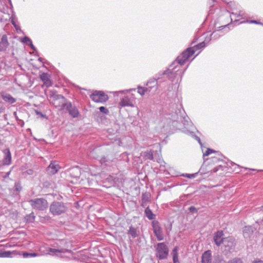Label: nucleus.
<instances>
[{
  "label": "nucleus",
  "mask_w": 263,
  "mask_h": 263,
  "mask_svg": "<svg viewBox=\"0 0 263 263\" xmlns=\"http://www.w3.org/2000/svg\"><path fill=\"white\" fill-rule=\"evenodd\" d=\"M205 46L204 42H201L193 47L187 48L182 53L178 56L169 66L168 68L164 71L161 75H166L167 78L173 82L177 78L181 81L182 76L186 68L182 70L180 69L181 66L183 65L198 50L202 49Z\"/></svg>",
  "instance_id": "nucleus-1"
},
{
  "label": "nucleus",
  "mask_w": 263,
  "mask_h": 263,
  "mask_svg": "<svg viewBox=\"0 0 263 263\" xmlns=\"http://www.w3.org/2000/svg\"><path fill=\"white\" fill-rule=\"evenodd\" d=\"M162 122L164 123L163 128H181L182 126L185 128L193 127L192 123L189 120V117L186 116L183 109H178L175 112L166 113L162 118Z\"/></svg>",
  "instance_id": "nucleus-2"
},
{
  "label": "nucleus",
  "mask_w": 263,
  "mask_h": 263,
  "mask_svg": "<svg viewBox=\"0 0 263 263\" xmlns=\"http://www.w3.org/2000/svg\"><path fill=\"white\" fill-rule=\"evenodd\" d=\"M214 156L211 157L210 158L204 160V162L201 166L199 172L201 174H206L210 173L211 174L213 173L217 172L219 168H221V165L217 164L215 165L218 162L223 161V158L224 157L219 154L218 152H216L214 150L208 148L205 153H203V156H208L212 153H215Z\"/></svg>",
  "instance_id": "nucleus-3"
},
{
  "label": "nucleus",
  "mask_w": 263,
  "mask_h": 263,
  "mask_svg": "<svg viewBox=\"0 0 263 263\" xmlns=\"http://www.w3.org/2000/svg\"><path fill=\"white\" fill-rule=\"evenodd\" d=\"M47 97L49 98L50 103L59 110L65 109L66 104L68 102L62 95H58L54 90H49Z\"/></svg>",
  "instance_id": "nucleus-4"
},
{
  "label": "nucleus",
  "mask_w": 263,
  "mask_h": 263,
  "mask_svg": "<svg viewBox=\"0 0 263 263\" xmlns=\"http://www.w3.org/2000/svg\"><path fill=\"white\" fill-rule=\"evenodd\" d=\"M230 26H231L230 23L222 25L217 27L215 25V27L217 29L210 34V37H208L206 36L205 41L203 42L204 43L205 46H206V44L208 43L210 41H216L221 36H223L225 33L228 32L230 29L229 28ZM205 47V46H204L203 48Z\"/></svg>",
  "instance_id": "nucleus-5"
},
{
  "label": "nucleus",
  "mask_w": 263,
  "mask_h": 263,
  "mask_svg": "<svg viewBox=\"0 0 263 263\" xmlns=\"http://www.w3.org/2000/svg\"><path fill=\"white\" fill-rule=\"evenodd\" d=\"M67 209L65 204L63 202L54 201L49 206V211L52 215L59 216L64 213Z\"/></svg>",
  "instance_id": "nucleus-6"
},
{
  "label": "nucleus",
  "mask_w": 263,
  "mask_h": 263,
  "mask_svg": "<svg viewBox=\"0 0 263 263\" xmlns=\"http://www.w3.org/2000/svg\"><path fill=\"white\" fill-rule=\"evenodd\" d=\"M156 256L159 260H163L167 258L169 249L164 242L158 243L155 246Z\"/></svg>",
  "instance_id": "nucleus-7"
},
{
  "label": "nucleus",
  "mask_w": 263,
  "mask_h": 263,
  "mask_svg": "<svg viewBox=\"0 0 263 263\" xmlns=\"http://www.w3.org/2000/svg\"><path fill=\"white\" fill-rule=\"evenodd\" d=\"M32 209L39 211H44L48 208L47 201L43 198L32 199L28 201Z\"/></svg>",
  "instance_id": "nucleus-8"
},
{
  "label": "nucleus",
  "mask_w": 263,
  "mask_h": 263,
  "mask_svg": "<svg viewBox=\"0 0 263 263\" xmlns=\"http://www.w3.org/2000/svg\"><path fill=\"white\" fill-rule=\"evenodd\" d=\"M90 98L93 101L101 103H104L108 100V96L101 90L94 91Z\"/></svg>",
  "instance_id": "nucleus-9"
},
{
  "label": "nucleus",
  "mask_w": 263,
  "mask_h": 263,
  "mask_svg": "<svg viewBox=\"0 0 263 263\" xmlns=\"http://www.w3.org/2000/svg\"><path fill=\"white\" fill-rule=\"evenodd\" d=\"M152 226L155 235L158 241H161L164 239L162 229L160 227L159 222L157 220H154L152 222Z\"/></svg>",
  "instance_id": "nucleus-10"
},
{
  "label": "nucleus",
  "mask_w": 263,
  "mask_h": 263,
  "mask_svg": "<svg viewBox=\"0 0 263 263\" xmlns=\"http://www.w3.org/2000/svg\"><path fill=\"white\" fill-rule=\"evenodd\" d=\"M222 245L224 251L226 253L230 252L234 249L235 239L232 236L226 237Z\"/></svg>",
  "instance_id": "nucleus-11"
},
{
  "label": "nucleus",
  "mask_w": 263,
  "mask_h": 263,
  "mask_svg": "<svg viewBox=\"0 0 263 263\" xmlns=\"http://www.w3.org/2000/svg\"><path fill=\"white\" fill-rule=\"evenodd\" d=\"M65 109L68 111L69 114L72 118H78L80 115L78 108L75 106L73 105L69 101L68 102H67Z\"/></svg>",
  "instance_id": "nucleus-12"
},
{
  "label": "nucleus",
  "mask_w": 263,
  "mask_h": 263,
  "mask_svg": "<svg viewBox=\"0 0 263 263\" xmlns=\"http://www.w3.org/2000/svg\"><path fill=\"white\" fill-rule=\"evenodd\" d=\"M226 238L224 237L223 231H218L214 234L213 239L215 243L217 246H220L222 245Z\"/></svg>",
  "instance_id": "nucleus-13"
},
{
  "label": "nucleus",
  "mask_w": 263,
  "mask_h": 263,
  "mask_svg": "<svg viewBox=\"0 0 263 263\" xmlns=\"http://www.w3.org/2000/svg\"><path fill=\"white\" fill-rule=\"evenodd\" d=\"M62 241H58L56 242L57 246L55 248H49L48 249L49 253L50 254H55L57 253H65L67 250L63 247H61L60 244H61Z\"/></svg>",
  "instance_id": "nucleus-14"
},
{
  "label": "nucleus",
  "mask_w": 263,
  "mask_h": 263,
  "mask_svg": "<svg viewBox=\"0 0 263 263\" xmlns=\"http://www.w3.org/2000/svg\"><path fill=\"white\" fill-rule=\"evenodd\" d=\"M60 168L59 164L55 161H52L47 167V171L48 173L54 175L58 172Z\"/></svg>",
  "instance_id": "nucleus-15"
},
{
  "label": "nucleus",
  "mask_w": 263,
  "mask_h": 263,
  "mask_svg": "<svg viewBox=\"0 0 263 263\" xmlns=\"http://www.w3.org/2000/svg\"><path fill=\"white\" fill-rule=\"evenodd\" d=\"M5 154L3 163L4 165H9L11 162V155L9 148H6L3 151Z\"/></svg>",
  "instance_id": "nucleus-16"
},
{
  "label": "nucleus",
  "mask_w": 263,
  "mask_h": 263,
  "mask_svg": "<svg viewBox=\"0 0 263 263\" xmlns=\"http://www.w3.org/2000/svg\"><path fill=\"white\" fill-rule=\"evenodd\" d=\"M212 260V252L210 250L205 251L202 255V263H211Z\"/></svg>",
  "instance_id": "nucleus-17"
},
{
  "label": "nucleus",
  "mask_w": 263,
  "mask_h": 263,
  "mask_svg": "<svg viewBox=\"0 0 263 263\" xmlns=\"http://www.w3.org/2000/svg\"><path fill=\"white\" fill-rule=\"evenodd\" d=\"M40 79L43 82L44 84L47 87L52 85V83L50 80V76L47 73H43L40 75Z\"/></svg>",
  "instance_id": "nucleus-18"
},
{
  "label": "nucleus",
  "mask_w": 263,
  "mask_h": 263,
  "mask_svg": "<svg viewBox=\"0 0 263 263\" xmlns=\"http://www.w3.org/2000/svg\"><path fill=\"white\" fill-rule=\"evenodd\" d=\"M8 46V42L7 36L6 35H3L0 41V52L6 51Z\"/></svg>",
  "instance_id": "nucleus-19"
},
{
  "label": "nucleus",
  "mask_w": 263,
  "mask_h": 263,
  "mask_svg": "<svg viewBox=\"0 0 263 263\" xmlns=\"http://www.w3.org/2000/svg\"><path fill=\"white\" fill-rule=\"evenodd\" d=\"M119 105L121 107H133L134 104L132 101L128 97H124L119 102Z\"/></svg>",
  "instance_id": "nucleus-20"
},
{
  "label": "nucleus",
  "mask_w": 263,
  "mask_h": 263,
  "mask_svg": "<svg viewBox=\"0 0 263 263\" xmlns=\"http://www.w3.org/2000/svg\"><path fill=\"white\" fill-rule=\"evenodd\" d=\"M243 14L244 13L242 11L232 12L230 15L231 22L233 21L236 22H238L243 18Z\"/></svg>",
  "instance_id": "nucleus-21"
},
{
  "label": "nucleus",
  "mask_w": 263,
  "mask_h": 263,
  "mask_svg": "<svg viewBox=\"0 0 263 263\" xmlns=\"http://www.w3.org/2000/svg\"><path fill=\"white\" fill-rule=\"evenodd\" d=\"M1 96L3 100L7 103L13 104L16 102V99L9 93H3Z\"/></svg>",
  "instance_id": "nucleus-22"
},
{
  "label": "nucleus",
  "mask_w": 263,
  "mask_h": 263,
  "mask_svg": "<svg viewBox=\"0 0 263 263\" xmlns=\"http://www.w3.org/2000/svg\"><path fill=\"white\" fill-rule=\"evenodd\" d=\"M254 230V228L252 226H248L245 227L243 229V233L244 237L246 238L249 237L250 234H251L253 232Z\"/></svg>",
  "instance_id": "nucleus-23"
},
{
  "label": "nucleus",
  "mask_w": 263,
  "mask_h": 263,
  "mask_svg": "<svg viewBox=\"0 0 263 263\" xmlns=\"http://www.w3.org/2000/svg\"><path fill=\"white\" fill-rule=\"evenodd\" d=\"M178 251V247L177 246H176L173 248L171 252V255L173 257V263H179Z\"/></svg>",
  "instance_id": "nucleus-24"
},
{
  "label": "nucleus",
  "mask_w": 263,
  "mask_h": 263,
  "mask_svg": "<svg viewBox=\"0 0 263 263\" xmlns=\"http://www.w3.org/2000/svg\"><path fill=\"white\" fill-rule=\"evenodd\" d=\"M217 2L216 0H209L208 2V5L210 6V10L209 11V16L210 14H214L215 11V9H214V8L216 6Z\"/></svg>",
  "instance_id": "nucleus-25"
},
{
  "label": "nucleus",
  "mask_w": 263,
  "mask_h": 263,
  "mask_svg": "<svg viewBox=\"0 0 263 263\" xmlns=\"http://www.w3.org/2000/svg\"><path fill=\"white\" fill-rule=\"evenodd\" d=\"M144 213L146 217L149 220H153L155 219L156 215L153 213L152 211L149 208V207H147L145 209Z\"/></svg>",
  "instance_id": "nucleus-26"
},
{
  "label": "nucleus",
  "mask_w": 263,
  "mask_h": 263,
  "mask_svg": "<svg viewBox=\"0 0 263 263\" xmlns=\"http://www.w3.org/2000/svg\"><path fill=\"white\" fill-rule=\"evenodd\" d=\"M35 219V216L34 213L32 212L30 214L26 215L24 217V220L27 223L34 222Z\"/></svg>",
  "instance_id": "nucleus-27"
},
{
  "label": "nucleus",
  "mask_w": 263,
  "mask_h": 263,
  "mask_svg": "<svg viewBox=\"0 0 263 263\" xmlns=\"http://www.w3.org/2000/svg\"><path fill=\"white\" fill-rule=\"evenodd\" d=\"M184 133H186V134L192 136V137H193L195 139H196L198 142V143L200 144V145L201 146H202V143H201L200 139L199 138V137L195 135V133L193 131H191L190 129H187L186 130H185L184 131Z\"/></svg>",
  "instance_id": "nucleus-28"
},
{
  "label": "nucleus",
  "mask_w": 263,
  "mask_h": 263,
  "mask_svg": "<svg viewBox=\"0 0 263 263\" xmlns=\"http://www.w3.org/2000/svg\"><path fill=\"white\" fill-rule=\"evenodd\" d=\"M127 234L130 235L133 238H136L138 236L137 230L135 228L130 226L128 230Z\"/></svg>",
  "instance_id": "nucleus-29"
},
{
  "label": "nucleus",
  "mask_w": 263,
  "mask_h": 263,
  "mask_svg": "<svg viewBox=\"0 0 263 263\" xmlns=\"http://www.w3.org/2000/svg\"><path fill=\"white\" fill-rule=\"evenodd\" d=\"M144 157L145 159L153 160L154 159L153 151L152 150H147L144 153Z\"/></svg>",
  "instance_id": "nucleus-30"
},
{
  "label": "nucleus",
  "mask_w": 263,
  "mask_h": 263,
  "mask_svg": "<svg viewBox=\"0 0 263 263\" xmlns=\"http://www.w3.org/2000/svg\"><path fill=\"white\" fill-rule=\"evenodd\" d=\"M137 92L139 93L141 96H143L145 93L147 91H150V89L147 87H143L140 86H138L137 87Z\"/></svg>",
  "instance_id": "nucleus-31"
},
{
  "label": "nucleus",
  "mask_w": 263,
  "mask_h": 263,
  "mask_svg": "<svg viewBox=\"0 0 263 263\" xmlns=\"http://www.w3.org/2000/svg\"><path fill=\"white\" fill-rule=\"evenodd\" d=\"M157 84V79L155 78L149 80L146 84V85L148 86V88H152L155 86Z\"/></svg>",
  "instance_id": "nucleus-32"
},
{
  "label": "nucleus",
  "mask_w": 263,
  "mask_h": 263,
  "mask_svg": "<svg viewBox=\"0 0 263 263\" xmlns=\"http://www.w3.org/2000/svg\"><path fill=\"white\" fill-rule=\"evenodd\" d=\"M40 255L36 253H27L24 252L23 253V256L24 258H28V257H34L36 256H39Z\"/></svg>",
  "instance_id": "nucleus-33"
},
{
  "label": "nucleus",
  "mask_w": 263,
  "mask_h": 263,
  "mask_svg": "<svg viewBox=\"0 0 263 263\" xmlns=\"http://www.w3.org/2000/svg\"><path fill=\"white\" fill-rule=\"evenodd\" d=\"M21 42L29 46V44H31L32 41L29 37L25 36L21 39Z\"/></svg>",
  "instance_id": "nucleus-34"
},
{
  "label": "nucleus",
  "mask_w": 263,
  "mask_h": 263,
  "mask_svg": "<svg viewBox=\"0 0 263 263\" xmlns=\"http://www.w3.org/2000/svg\"><path fill=\"white\" fill-rule=\"evenodd\" d=\"M149 195L147 194H144L142 196V205L143 206V204L148 201Z\"/></svg>",
  "instance_id": "nucleus-35"
},
{
  "label": "nucleus",
  "mask_w": 263,
  "mask_h": 263,
  "mask_svg": "<svg viewBox=\"0 0 263 263\" xmlns=\"http://www.w3.org/2000/svg\"><path fill=\"white\" fill-rule=\"evenodd\" d=\"M231 166L234 167V168H233L234 171L236 172V173H239L240 171L239 170L241 168V167L239 165H238L235 163H233L232 162H231Z\"/></svg>",
  "instance_id": "nucleus-36"
},
{
  "label": "nucleus",
  "mask_w": 263,
  "mask_h": 263,
  "mask_svg": "<svg viewBox=\"0 0 263 263\" xmlns=\"http://www.w3.org/2000/svg\"><path fill=\"white\" fill-rule=\"evenodd\" d=\"M12 253L10 251H4L1 253V257H11Z\"/></svg>",
  "instance_id": "nucleus-37"
},
{
  "label": "nucleus",
  "mask_w": 263,
  "mask_h": 263,
  "mask_svg": "<svg viewBox=\"0 0 263 263\" xmlns=\"http://www.w3.org/2000/svg\"><path fill=\"white\" fill-rule=\"evenodd\" d=\"M198 173H194V174H183L182 175V176L186 177L187 178H194L196 177Z\"/></svg>",
  "instance_id": "nucleus-38"
},
{
  "label": "nucleus",
  "mask_w": 263,
  "mask_h": 263,
  "mask_svg": "<svg viewBox=\"0 0 263 263\" xmlns=\"http://www.w3.org/2000/svg\"><path fill=\"white\" fill-rule=\"evenodd\" d=\"M136 90V89L135 88H131V89H126V90H120V91H116L115 92V93H126L127 92H131L132 91H135Z\"/></svg>",
  "instance_id": "nucleus-39"
},
{
  "label": "nucleus",
  "mask_w": 263,
  "mask_h": 263,
  "mask_svg": "<svg viewBox=\"0 0 263 263\" xmlns=\"http://www.w3.org/2000/svg\"><path fill=\"white\" fill-rule=\"evenodd\" d=\"M71 171L72 173H76L77 174L75 177H78L80 174V170L78 167H76L71 168Z\"/></svg>",
  "instance_id": "nucleus-40"
},
{
  "label": "nucleus",
  "mask_w": 263,
  "mask_h": 263,
  "mask_svg": "<svg viewBox=\"0 0 263 263\" xmlns=\"http://www.w3.org/2000/svg\"><path fill=\"white\" fill-rule=\"evenodd\" d=\"M14 187H15V190L16 192H20L22 189L21 184L20 182H17L15 183Z\"/></svg>",
  "instance_id": "nucleus-41"
},
{
  "label": "nucleus",
  "mask_w": 263,
  "mask_h": 263,
  "mask_svg": "<svg viewBox=\"0 0 263 263\" xmlns=\"http://www.w3.org/2000/svg\"><path fill=\"white\" fill-rule=\"evenodd\" d=\"M99 109L101 112H102L104 114L107 115L109 113L108 110L104 106H101L99 108Z\"/></svg>",
  "instance_id": "nucleus-42"
},
{
  "label": "nucleus",
  "mask_w": 263,
  "mask_h": 263,
  "mask_svg": "<svg viewBox=\"0 0 263 263\" xmlns=\"http://www.w3.org/2000/svg\"><path fill=\"white\" fill-rule=\"evenodd\" d=\"M228 263H242V261L239 258H234L230 260Z\"/></svg>",
  "instance_id": "nucleus-43"
},
{
  "label": "nucleus",
  "mask_w": 263,
  "mask_h": 263,
  "mask_svg": "<svg viewBox=\"0 0 263 263\" xmlns=\"http://www.w3.org/2000/svg\"><path fill=\"white\" fill-rule=\"evenodd\" d=\"M189 210L192 213H197L198 212L197 209L193 206L190 207Z\"/></svg>",
  "instance_id": "nucleus-44"
},
{
  "label": "nucleus",
  "mask_w": 263,
  "mask_h": 263,
  "mask_svg": "<svg viewBox=\"0 0 263 263\" xmlns=\"http://www.w3.org/2000/svg\"><path fill=\"white\" fill-rule=\"evenodd\" d=\"M214 263H225V261L223 259L218 257Z\"/></svg>",
  "instance_id": "nucleus-45"
},
{
  "label": "nucleus",
  "mask_w": 263,
  "mask_h": 263,
  "mask_svg": "<svg viewBox=\"0 0 263 263\" xmlns=\"http://www.w3.org/2000/svg\"><path fill=\"white\" fill-rule=\"evenodd\" d=\"M26 173L28 175H31L33 174V171L32 169H29L26 171Z\"/></svg>",
  "instance_id": "nucleus-46"
},
{
  "label": "nucleus",
  "mask_w": 263,
  "mask_h": 263,
  "mask_svg": "<svg viewBox=\"0 0 263 263\" xmlns=\"http://www.w3.org/2000/svg\"><path fill=\"white\" fill-rule=\"evenodd\" d=\"M156 161L158 163H161L162 161L161 158L158 155V158H156Z\"/></svg>",
  "instance_id": "nucleus-47"
},
{
  "label": "nucleus",
  "mask_w": 263,
  "mask_h": 263,
  "mask_svg": "<svg viewBox=\"0 0 263 263\" xmlns=\"http://www.w3.org/2000/svg\"><path fill=\"white\" fill-rule=\"evenodd\" d=\"M250 23H253V24H260V22H259L257 21H255V20H252V21H250Z\"/></svg>",
  "instance_id": "nucleus-48"
},
{
  "label": "nucleus",
  "mask_w": 263,
  "mask_h": 263,
  "mask_svg": "<svg viewBox=\"0 0 263 263\" xmlns=\"http://www.w3.org/2000/svg\"><path fill=\"white\" fill-rule=\"evenodd\" d=\"M29 46H30L31 47V48L33 50H35V47L34 46V45H33L32 44V42H31V44H29Z\"/></svg>",
  "instance_id": "nucleus-49"
},
{
  "label": "nucleus",
  "mask_w": 263,
  "mask_h": 263,
  "mask_svg": "<svg viewBox=\"0 0 263 263\" xmlns=\"http://www.w3.org/2000/svg\"><path fill=\"white\" fill-rule=\"evenodd\" d=\"M10 173H11V171H9V172H7V173H6L5 175L4 176V177L5 178H6L8 177H9V176L10 175Z\"/></svg>",
  "instance_id": "nucleus-50"
},
{
  "label": "nucleus",
  "mask_w": 263,
  "mask_h": 263,
  "mask_svg": "<svg viewBox=\"0 0 263 263\" xmlns=\"http://www.w3.org/2000/svg\"><path fill=\"white\" fill-rule=\"evenodd\" d=\"M5 108L3 106V105L0 104V113H2L4 110Z\"/></svg>",
  "instance_id": "nucleus-51"
},
{
  "label": "nucleus",
  "mask_w": 263,
  "mask_h": 263,
  "mask_svg": "<svg viewBox=\"0 0 263 263\" xmlns=\"http://www.w3.org/2000/svg\"><path fill=\"white\" fill-rule=\"evenodd\" d=\"M244 169H245V170H251V171H257V172L261 171V170H255V169H251V168H247V167H244Z\"/></svg>",
  "instance_id": "nucleus-52"
},
{
  "label": "nucleus",
  "mask_w": 263,
  "mask_h": 263,
  "mask_svg": "<svg viewBox=\"0 0 263 263\" xmlns=\"http://www.w3.org/2000/svg\"><path fill=\"white\" fill-rule=\"evenodd\" d=\"M11 23L13 24V25L14 26V27H15V28H16V24L15 23V22H14V21H13V20H11Z\"/></svg>",
  "instance_id": "nucleus-53"
},
{
  "label": "nucleus",
  "mask_w": 263,
  "mask_h": 263,
  "mask_svg": "<svg viewBox=\"0 0 263 263\" xmlns=\"http://www.w3.org/2000/svg\"><path fill=\"white\" fill-rule=\"evenodd\" d=\"M254 263H263V261H262V260H258V261H255Z\"/></svg>",
  "instance_id": "nucleus-54"
},
{
  "label": "nucleus",
  "mask_w": 263,
  "mask_h": 263,
  "mask_svg": "<svg viewBox=\"0 0 263 263\" xmlns=\"http://www.w3.org/2000/svg\"><path fill=\"white\" fill-rule=\"evenodd\" d=\"M16 31H18V30H21V29L20 28L19 26H18L17 25H16V28H15Z\"/></svg>",
  "instance_id": "nucleus-55"
},
{
  "label": "nucleus",
  "mask_w": 263,
  "mask_h": 263,
  "mask_svg": "<svg viewBox=\"0 0 263 263\" xmlns=\"http://www.w3.org/2000/svg\"><path fill=\"white\" fill-rule=\"evenodd\" d=\"M14 115H15V116L16 119V120H18V119L17 117L16 116V112H14Z\"/></svg>",
  "instance_id": "nucleus-56"
},
{
  "label": "nucleus",
  "mask_w": 263,
  "mask_h": 263,
  "mask_svg": "<svg viewBox=\"0 0 263 263\" xmlns=\"http://www.w3.org/2000/svg\"><path fill=\"white\" fill-rule=\"evenodd\" d=\"M9 2H10V5H12V3H11V2L10 0L9 1Z\"/></svg>",
  "instance_id": "nucleus-57"
},
{
  "label": "nucleus",
  "mask_w": 263,
  "mask_h": 263,
  "mask_svg": "<svg viewBox=\"0 0 263 263\" xmlns=\"http://www.w3.org/2000/svg\"><path fill=\"white\" fill-rule=\"evenodd\" d=\"M200 51H199L198 53H197V54L195 55V57H196L197 55H198V54L200 53Z\"/></svg>",
  "instance_id": "nucleus-58"
},
{
  "label": "nucleus",
  "mask_w": 263,
  "mask_h": 263,
  "mask_svg": "<svg viewBox=\"0 0 263 263\" xmlns=\"http://www.w3.org/2000/svg\"><path fill=\"white\" fill-rule=\"evenodd\" d=\"M222 1L224 2H227V0H222Z\"/></svg>",
  "instance_id": "nucleus-59"
},
{
  "label": "nucleus",
  "mask_w": 263,
  "mask_h": 263,
  "mask_svg": "<svg viewBox=\"0 0 263 263\" xmlns=\"http://www.w3.org/2000/svg\"><path fill=\"white\" fill-rule=\"evenodd\" d=\"M157 79H160L159 77H157Z\"/></svg>",
  "instance_id": "nucleus-60"
},
{
  "label": "nucleus",
  "mask_w": 263,
  "mask_h": 263,
  "mask_svg": "<svg viewBox=\"0 0 263 263\" xmlns=\"http://www.w3.org/2000/svg\"><path fill=\"white\" fill-rule=\"evenodd\" d=\"M260 25H262V26H263V23H260Z\"/></svg>",
  "instance_id": "nucleus-61"
},
{
  "label": "nucleus",
  "mask_w": 263,
  "mask_h": 263,
  "mask_svg": "<svg viewBox=\"0 0 263 263\" xmlns=\"http://www.w3.org/2000/svg\"><path fill=\"white\" fill-rule=\"evenodd\" d=\"M261 210L263 211V205L261 206Z\"/></svg>",
  "instance_id": "nucleus-62"
}]
</instances>
